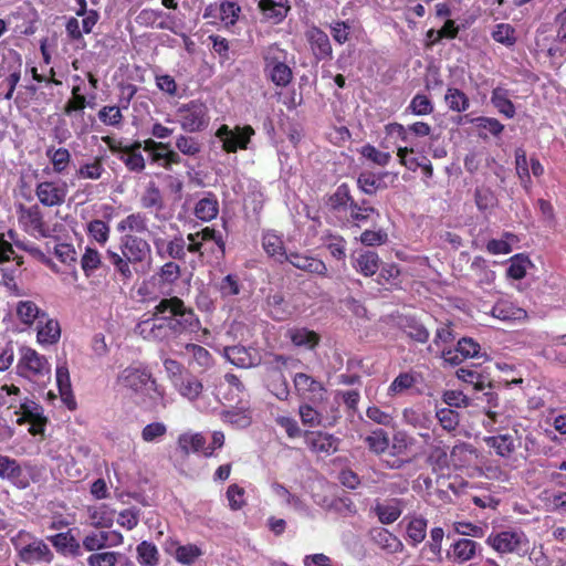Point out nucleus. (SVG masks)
<instances>
[{
	"mask_svg": "<svg viewBox=\"0 0 566 566\" xmlns=\"http://www.w3.org/2000/svg\"><path fill=\"white\" fill-rule=\"evenodd\" d=\"M200 326L193 308L178 296L161 298L154 307L153 317L138 324L139 334L155 342L196 333Z\"/></svg>",
	"mask_w": 566,
	"mask_h": 566,
	"instance_id": "f257e3e1",
	"label": "nucleus"
},
{
	"mask_svg": "<svg viewBox=\"0 0 566 566\" xmlns=\"http://www.w3.org/2000/svg\"><path fill=\"white\" fill-rule=\"evenodd\" d=\"M119 251L108 249L106 259L113 266L114 276L123 284L134 279V273L144 271L151 260V248L147 240L135 235L124 234L119 239Z\"/></svg>",
	"mask_w": 566,
	"mask_h": 566,
	"instance_id": "f03ea898",
	"label": "nucleus"
},
{
	"mask_svg": "<svg viewBox=\"0 0 566 566\" xmlns=\"http://www.w3.org/2000/svg\"><path fill=\"white\" fill-rule=\"evenodd\" d=\"M117 385L136 395H147L154 403L164 400L165 391L147 367L128 366L117 376Z\"/></svg>",
	"mask_w": 566,
	"mask_h": 566,
	"instance_id": "7ed1b4c3",
	"label": "nucleus"
},
{
	"mask_svg": "<svg viewBox=\"0 0 566 566\" xmlns=\"http://www.w3.org/2000/svg\"><path fill=\"white\" fill-rule=\"evenodd\" d=\"M10 542L17 552L18 558L24 564H51L54 559V554L49 545L31 532L20 530L10 538Z\"/></svg>",
	"mask_w": 566,
	"mask_h": 566,
	"instance_id": "20e7f679",
	"label": "nucleus"
},
{
	"mask_svg": "<svg viewBox=\"0 0 566 566\" xmlns=\"http://www.w3.org/2000/svg\"><path fill=\"white\" fill-rule=\"evenodd\" d=\"M488 546L500 555L520 554L528 545V539L522 530L507 528L493 531L485 539Z\"/></svg>",
	"mask_w": 566,
	"mask_h": 566,
	"instance_id": "39448f33",
	"label": "nucleus"
},
{
	"mask_svg": "<svg viewBox=\"0 0 566 566\" xmlns=\"http://www.w3.org/2000/svg\"><path fill=\"white\" fill-rule=\"evenodd\" d=\"M176 115L180 127L187 133L202 132L209 125L208 107L199 99L181 104Z\"/></svg>",
	"mask_w": 566,
	"mask_h": 566,
	"instance_id": "423d86ee",
	"label": "nucleus"
},
{
	"mask_svg": "<svg viewBox=\"0 0 566 566\" xmlns=\"http://www.w3.org/2000/svg\"><path fill=\"white\" fill-rule=\"evenodd\" d=\"M488 448L493 449L495 454L506 461L513 468L518 467L516 449L522 446V437L516 429L513 432L499 433L483 438Z\"/></svg>",
	"mask_w": 566,
	"mask_h": 566,
	"instance_id": "0eeeda50",
	"label": "nucleus"
},
{
	"mask_svg": "<svg viewBox=\"0 0 566 566\" xmlns=\"http://www.w3.org/2000/svg\"><path fill=\"white\" fill-rule=\"evenodd\" d=\"M17 368L19 375L28 379L43 378L51 373V365L46 357L29 347L22 349Z\"/></svg>",
	"mask_w": 566,
	"mask_h": 566,
	"instance_id": "6e6552de",
	"label": "nucleus"
},
{
	"mask_svg": "<svg viewBox=\"0 0 566 566\" xmlns=\"http://www.w3.org/2000/svg\"><path fill=\"white\" fill-rule=\"evenodd\" d=\"M214 135L222 143V149L226 153H235L248 148L254 129L250 125L230 128L227 124H222Z\"/></svg>",
	"mask_w": 566,
	"mask_h": 566,
	"instance_id": "1a4fd4ad",
	"label": "nucleus"
},
{
	"mask_svg": "<svg viewBox=\"0 0 566 566\" xmlns=\"http://www.w3.org/2000/svg\"><path fill=\"white\" fill-rule=\"evenodd\" d=\"M18 220L23 230L33 237L49 235V228L39 205H32L30 207L20 205Z\"/></svg>",
	"mask_w": 566,
	"mask_h": 566,
	"instance_id": "9d476101",
	"label": "nucleus"
},
{
	"mask_svg": "<svg viewBox=\"0 0 566 566\" xmlns=\"http://www.w3.org/2000/svg\"><path fill=\"white\" fill-rule=\"evenodd\" d=\"M69 189L65 181H41L35 186V196L44 207H60L67 196Z\"/></svg>",
	"mask_w": 566,
	"mask_h": 566,
	"instance_id": "9b49d317",
	"label": "nucleus"
},
{
	"mask_svg": "<svg viewBox=\"0 0 566 566\" xmlns=\"http://www.w3.org/2000/svg\"><path fill=\"white\" fill-rule=\"evenodd\" d=\"M297 395L311 402H322L327 395L324 384L305 373H296L293 378Z\"/></svg>",
	"mask_w": 566,
	"mask_h": 566,
	"instance_id": "f8f14e48",
	"label": "nucleus"
},
{
	"mask_svg": "<svg viewBox=\"0 0 566 566\" xmlns=\"http://www.w3.org/2000/svg\"><path fill=\"white\" fill-rule=\"evenodd\" d=\"M480 551L481 545L478 542L462 537L449 546L446 558L452 564L463 565L473 560Z\"/></svg>",
	"mask_w": 566,
	"mask_h": 566,
	"instance_id": "ddd939ff",
	"label": "nucleus"
},
{
	"mask_svg": "<svg viewBox=\"0 0 566 566\" xmlns=\"http://www.w3.org/2000/svg\"><path fill=\"white\" fill-rule=\"evenodd\" d=\"M306 447L316 454L331 455L338 450L339 439L324 431H310L303 433Z\"/></svg>",
	"mask_w": 566,
	"mask_h": 566,
	"instance_id": "4468645a",
	"label": "nucleus"
},
{
	"mask_svg": "<svg viewBox=\"0 0 566 566\" xmlns=\"http://www.w3.org/2000/svg\"><path fill=\"white\" fill-rule=\"evenodd\" d=\"M124 543V536L118 531H99L84 536L82 545L86 552L98 553L107 547H116Z\"/></svg>",
	"mask_w": 566,
	"mask_h": 566,
	"instance_id": "2eb2a0df",
	"label": "nucleus"
},
{
	"mask_svg": "<svg viewBox=\"0 0 566 566\" xmlns=\"http://www.w3.org/2000/svg\"><path fill=\"white\" fill-rule=\"evenodd\" d=\"M153 242L159 258L178 261L186 260V240L181 234L174 235L168 241L163 238H156Z\"/></svg>",
	"mask_w": 566,
	"mask_h": 566,
	"instance_id": "dca6fc26",
	"label": "nucleus"
},
{
	"mask_svg": "<svg viewBox=\"0 0 566 566\" xmlns=\"http://www.w3.org/2000/svg\"><path fill=\"white\" fill-rule=\"evenodd\" d=\"M140 207L149 213H154L157 220H166L167 217L161 214L165 210V199L161 190L155 182H149L139 199Z\"/></svg>",
	"mask_w": 566,
	"mask_h": 566,
	"instance_id": "f3484780",
	"label": "nucleus"
},
{
	"mask_svg": "<svg viewBox=\"0 0 566 566\" xmlns=\"http://www.w3.org/2000/svg\"><path fill=\"white\" fill-rule=\"evenodd\" d=\"M226 358L239 368H250L260 364V355L254 348H247L241 345L224 348Z\"/></svg>",
	"mask_w": 566,
	"mask_h": 566,
	"instance_id": "a211bd4d",
	"label": "nucleus"
},
{
	"mask_svg": "<svg viewBox=\"0 0 566 566\" xmlns=\"http://www.w3.org/2000/svg\"><path fill=\"white\" fill-rule=\"evenodd\" d=\"M298 415L304 426L316 427H333L340 418L338 408H333L331 416H327L324 420L321 412L314 409L310 403H303L298 408Z\"/></svg>",
	"mask_w": 566,
	"mask_h": 566,
	"instance_id": "6ab92c4d",
	"label": "nucleus"
},
{
	"mask_svg": "<svg viewBox=\"0 0 566 566\" xmlns=\"http://www.w3.org/2000/svg\"><path fill=\"white\" fill-rule=\"evenodd\" d=\"M285 262L307 273L317 274L319 276L327 275V266L322 260L300 252L287 253Z\"/></svg>",
	"mask_w": 566,
	"mask_h": 566,
	"instance_id": "aec40b11",
	"label": "nucleus"
},
{
	"mask_svg": "<svg viewBox=\"0 0 566 566\" xmlns=\"http://www.w3.org/2000/svg\"><path fill=\"white\" fill-rule=\"evenodd\" d=\"M307 40L313 54L318 61L332 59V44L328 35L323 30L313 28L307 32Z\"/></svg>",
	"mask_w": 566,
	"mask_h": 566,
	"instance_id": "412c9836",
	"label": "nucleus"
},
{
	"mask_svg": "<svg viewBox=\"0 0 566 566\" xmlns=\"http://www.w3.org/2000/svg\"><path fill=\"white\" fill-rule=\"evenodd\" d=\"M403 510V500L392 497L384 502H377L374 512L381 524H391L396 522Z\"/></svg>",
	"mask_w": 566,
	"mask_h": 566,
	"instance_id": "4be33fe9",
	"label": "nucleus"
},
{
	"mask_svg": "<svg viewBox=\"0 0 566 566\" xmlns=\"http://www.w3.org/2000/svg\"><path fill=\"white\" fill-rule=\"evenodd\" d=\"M491 315L503 322L522 321L527 313L509 300H499L491 310Z\"/></svg>",
	"mask_w": 566,
	"mask_h": 566,
	"instance_id": "5701e85b",
	"label": "nucleus"
},
{
	"mask_svg": "<svg viewBox=\"0 0 566 566\" xmlns=\"http://www.w3.org/2000/svg\"><path fill=\"white\" fill-rule=\"evenodd\" d=\"M140 148L142 142L135 140L129 145H125L122 155L118 156L119 160L132 172H142L146 167Z\"/></svg>",
	"mask_w": 566,
	"mask_h": 566,
	"instance_id": "b1692460",
	"label": "nucleus"
},
{
	"mask_svg": "<svg viewBox=\"0 0 566 566\" xmlns=\"http://www.w3.org/2000/svg\"><path fill=\"white\" fill-rule=\"evenodd\" d=\"M286 337L296 347H302L308 350L315 349L319 342L321 335L315 331L306 327H293L286 332Z\"/></svg>",
	"mask_w": 566,
	"mask_h": 566,
	"instance_id": "393cba45",
	"label": "nucleus"
},
{
	"mask_svg": "<svg viewBox=\"0 0 566 566\" xmlns=\"http://www.w3.org/2000/svg\"><path fill=\"white\" fill-rule=\"evenodd\" d=\"M370 537L375 545L389 554L399 553L403 549L402 542L387 528L377 527L371 530Z\"/></svg>",
	"mask_w": 566,
	"mask_h": 566,
	"instance_id": "a878e982",
	"label": "nucleus"
},
{
	"mask_svg": "<svg viewBox=\"0 0 566 566\" xmlns=\"http://www.w3.org/2000/svg\"><path fill=\"white\" fill-rule=\"evenodd\" d=\"M172 386L180 396L190 401L197 400L203 391L202 382L189 371H186L185 376Z\"/></svg>",
	"mask_w": 566,
	"mask_h": 566,
	"instance_id": "bb28decb",
	"label": "nucleus"
},
{
	"mask_svg": "<svg viewBox=\"0 0 566 566\" xmlns=\"http://www.w3.org/2000/svg\"><path fill=\"white\" fill-rule=\"evenodd\" d=\"M48 539L61 554L69 553L74 557L82 555L81 544L76 541L71 530H69L67 532L51 535L48 537Z\"/></svg>",
	"mask_w": 566,
	"mask_h": 566,
	"instance_id": "cd10ccee",
	"label": "nucleus"
},
{
	"mask_svg": "<svg viewBox=\"0 0 566 566\" xmlns=\"http://www.w3.org/2000/svg\"><path fill=\"white\" fill-rule=\"evenodd\" d=\"M287 3V0H260L259 9L265 19L271 20L273 23H280L290 11Z\"/></svg>",
	"mask_w": 566,
	"mask_h": 566,
	"instance_id": "c85d7f7f",
	"label": "nucleus"
},
{
	"mask_svg": "<svg viewBox=\"0 0 566 566\" xmlns=\"http://www.w3.org/2000/svg\"><path fill=\"white\" fill-rule=\"evenodd\" d=\"M117 230L126 234L146 233L149 230L148 218L144 212H133L118 222Z\"/></svg>",
	"mask_w": 566,
	"mask_h": 566,
	"instance_id": "c756f323",
	"label": "nucleus"
},
{
	"mask_svg": "<svg viewBox=\"0 0 566 566\" xmlns=\"http://www.w3.org/2000/svg\"><path fill=\"white\" fill-rule=\"evenodd\" d=\"M379 256L375 251H361L353 261L354 269L366 277L373 276L379 270Z\"/></svg>",
	"mask_w": 566,
	"mask_h": 566,
	"instance_id": "7c9ffc66",
	"label": "nucleus"
},
{
	"mask_svg": "<svg viewBox=\"0 0 566 566\" xmlns=\"http://www.w3.org/2000/svg\"><path fill=\"white\" fill-rule=\"evenodd\" d=\"M401 329L411 340L419 344L427 343L430 336L428 328L413 316H406L401 321Z\"/></svg>",
	"mask_w": 566,
	"mask_h": 566,
	"instance_id": "2f4dec72",
	"label": "nucleus"
},
{
	"mask_svg": "<svg viewBox=\"0 0 566 566\" xmlns=\"http://www.w3.org/2000/svg\"><path fill=\"white\" fill-rule=\"evenodd\" d=\"M262 245L266 254L275 261L283 263L286 261L287 252L282 238L274 232H268L262 238Z\"/></svg>",
	"mask_w": 566,
	"mask_h": 566,
	"instance_id": "473e14b6",
	"label": "nucleus"
},
{
	"mask_svg": "<svg viewBox=\"0 0 566 566\" xmlns=\"http://www.w3.org/2000/svg\"><path fill=\"white\" fill-rule=\"evenodd\" d=\"M491 103L497 112L506 118H513L516 114L515 106L510 98V93L504 87H495L491 94Z\"/></svg>",
	"mask_w": 566,
	"mask_h": 566,
	"instance_id": "72a5a7b5",
	"label": "nucleus"
},
{
	"mask_svg": "<svg viewBox=\"0 0 566 566\" xmlns=\"http://www.w3.org/2000/svg\"><path fill=\"white\" fill-rule=\"evenodd\" d=\"M243 285L238 274L230 273L223 276L217 284L216 290L222 300H233L242 292Z\"/></svg>",
	"mask_w": 566,
	"mask_h": 566,
	"instance_id": "f704fd0d",
	"label": "nucleus"
},
{
	"mask_svg": "<svg viewBox=\"0 0 566 566\" xmlns=\"http://www.w3.org/2000/svg\"><path fill=\"white\" fill-rule=\"evenodd\" d=\"M219 213V202L214 193L209 192L195 207V216L201 221H211Z\"/></svg>",
	"mask_w": 566,
	"mask_h": 566,
	"instance_id": "c9c22d12",
	"label": "nucleus"
},
{
	"mask_svg": "<svg viewBox=\"0 0 566 566\" xmlns=\"http://www.w3.org/2000/svg\"><path fill=\"white\" fill-rule=\"evenodd\" d=\"M170 544L171 546H175L174 557L179 564L188 566L192 565L203 555L202 549L196 544L180 545L175 541H171Z\"/></svg>",
	"mask_w": 566,
	"mask_h": 566,
	"instance_id": "e433bc0d",
	"label": "nucleus"
},
{
	"mask_svg": "<svg viewBox=\"0 0 566 566\" xmlns=\"http://www.w3.org/2000/svg\"><path fill=\"white\" fill-rule=\"evenodd\" d=\"M367 449L377 455L385 453L389 448L388 433L381 429L376 428L364 438Z\"/></svg>",
	"mask_w": 566,
	"mask_h": 566,
	"instance_id": "4c0bfd02",
	"label": "nucleus"
},
{
	"mask_svg": "<svg viewBox=\"0 0 566 566\" xmlns=\"http://www.w3.org/2000/svg\"><path fill=\"white\" fill-rule=\"evenodd\" d=\"M491 38L506 48H513L517 42L516 29L510 23H497L494 25Z\"/></svg>",
	"mask_w": 566,
	"mask_h": 566,
	"instance_id": "58836bf2",
	"label": "nucleus"
},
{
	"mask_svg": "<svg viewBox=\"0 0 566 566\" xmlns=\"http://www.w3.org/2000/svg\"><path fill=\"white\" fill-rule=\"evenodd\" d=\"M218 10L220 13L219 21L226 29L235 25L241 14V7L235 1L231 0H221L220 3H218Z\"/></svg>",
	"mask_w": 566,
	"mask_h": 566,
	"instance_id": "ea45409f",
	"label": "nucleus"
},
{
	"mask_svg": "<svg viewBox=\"0 0 566 566\" xmlns=\"http://www.w3.org/2000/svg\"><path fill=\"white\" fill-rule=\"evenodd\" d=\"M428 521L422 516L412 517L406 528L407 541L410 545L417 546L427 535Z\"/></svg>",
	"mask_w": 566,
	"mask_h": 566,
	"instance_id": "a19ab883",
	"label": "nucleus"
},
{
	"mask_svg": "<svg viewBox=\"0 0 566 566\" xmlns=\"http://www.w3.org/2000/svg\"><path fill=\"white\" fill-rule=\"evenodd\" d=\"M137 560L142 566H157L160 560L157 546L148 541H142L136 547Z\"/></svg>",
	"mask_w": 566,
	"mask_h": 566,
	"instance_id": "79ce46f5",
	"label": "nucleus"
},
{
	"mask_svg": "<svg viewBox=\"0 0 566 566\" xmlns=\"http://www.w3.org/2000/svg\"><path fill=\"white\" fill-rule=\"evenodd\" d=\"M349 210V220L356 227H360L365 224L371 214L379 216V212L371 206L367 205V200H363L361 203H358L354 200L352 202Z\"/></svg>",
	"mask_w": 566,
	"mask_h": 566,
	"instance_id": "37998d69",
	"label": "nucleus"
},
{
	"mask_svg": "<svg viewBox=\"0 0 566 566\" xmlns=\"http://www.w3.org/2000/svg\"><path fill=\"white\" fill-rule=\"evenodd\" d=\"M61 337V327L56 319L46 318L43 325L38 328L36 338L41 344H55Z\"/></svg>",
	"mask_w": 566,
	"mask_h": 566,
	"instance_id": "c03bdc74",
	"label": "nucleus"
},
{
	"mask_svg": "<svg viewBox=\"0 0 566 566\" xmlns=\"http://www.w3.org/2000/svg\"><path fill=\"white\" fill-rule=\"evenodd\" d=\"M354 198L347 184L339 185L335 192L328 198V205L334 211L347 210L350 208Z\"/></svg>",
	"mask_w": 566,
	"mask_h": 566,
	"instance_id": "a18cd8bd",
	"label": "nucleus"
},
{
	"mask_svg": "<svg viewBox=\"0 0 566 566\" xmlns=\"http://www.w3.org/2000/svg\"><path fill=\"white\" fill-rule=\"evenodd\" d=\"M264 75L277 87H286L293 80L292 69L287 65L263 69Z\"/></svg>",
	"mask_w": 566,
	"mask_h": 566,
	"instance_id": "49530a36",
	"label": "nucleus"
},
{
	"mask_svg": "<svg viewBox=\"0 0 566 566\" xmlns=\"http://www.w3.org/2000/svg\"><path fill=\"white\" fill-rule=\"evenodd\" d=\"M17 315L19 319L25 325H31L36 318L42 319L46 317V314L41 312L38 305L32 301L18 302Z\"/></svg>",
	"mask_w": 566,
	"mask_h": 566,
	"instance_id": "de8ad7c7",
	"label": "nucleus"
},
{
	"mask_svg": "<svg viewBox=\"0 0 566 566\" xmlns=\"http://www.w3.org/2000/svg\"><path fill=\"white\" fill-rule=\"evenodd\" d=\"M444 102L447 103L449 109L462 113L465 112L470 107V99L468 95L455 87H449L444 95Z\"/></svg>",
	"mask_w": 566,
	"mask_h": 566,
	"instance_id": "09e8293b",
	"label": "nucleus"
},
{
	"mask_svg": "<svg viewBox=\"0 0 566 566\" xmlns=\"http://www.w3.org/2000/svg\"><path fill=\"white\" fill-rule=\"evenodd\" d=\"M104 172V157L96 156L93 158L92 161L81 165L76 171V176L80 179L97 180L102 177Z\"/></svg>",
	"mask_w": 566,
	"mask_h": 566,
	"instance_id": "8fccbe9b",
	"label": "nucleus"
},
{
	"mask_svg": "<svg viewBox=\"0 0 566 566\" xmlns=\"http://www.w3.org/2000/svg\"><path fill=\"white\" fill-rule=\"evenodd\" d=\"M178 446L185 454L205 451L206 438L201 433H182L178 438Z\"/></svg>",
	"mask_w": 566,
	"mask_h": 566,
	"instance_id": "3c124183",
	"label": "nucleus"
},
{
	"mask_svg": "<svg viewBox=\"0 0 566 566\" xmlns=\"http://www.w3.org/2000/svg\"><path fill=\"white\" fill-rule=\"evenodd\" d=\"M262 57L264 62L263 69H271L273 66H280L287 64V53L285 50L281 49L279 44L274 43L266 46L262 51Z\"/></svg>",
	"mask_w": 566,
	"mask_h": 566,
	"instance_id": "603ef678",
	"label": "nucleus"
},
{
	"mask_svg": "<svg viewBox=\"0 0 566 566\" xmlns=\"http://www.w3.org/2000/svg\"><path fill=\"white\" fill-rule=\"evenodd\" d=\"M45 155L53 165V170L56 174L64 172L70 165L71 154L69 149L64 147L57 149H55L54 147H49L45 151Z\"/></svg>",
	"mask_w": 566,
	"mask_h": 566,
	"instance_id": "864d4df0",
	"label": "nucleus"
},
{
	"mask_svg": "<svg viewBox=\"0 0 566 566\" xmlns=\"http://www.w3.org/2000/svg\"><path fill=\"white\" fill-rule=\"evenodd\" d=\"M528 165L530 161L527 159L525 150L522 148H517L515 150V168L522 186L527 191L531 189L532 186Z\"/></svg>",
	"mask_w": 566,
	"mask_h": 566,
	"instance_id": "5fc2aeb1",
	"label": "nucleus"
},
{
	"mask_svg": "<svg viewBox=\"0 0 566 566\" xmlns=\"http://www.w3.org/2000/svg\"><path fill=\"white\" fill-rule=\"evenodd\" d=\"M224 381L229 387V392H223L222 388L224 384H220L217 386L218 396H222V398L229 402L233 401L235 397L239 396L244 390V386L239 379V377L232 373H228L224 375Z\"/></svg>",
	"mask_w": 566,
	"mask_h": 566,
	"instance_id": "6e6d98bb",
	"label": "nucleus"
},
{
	"mask_svg": "<svg viewBox=\"0 0 566 566\" xmlns=\"http://www.w3.org/2000/svg\"><path fill=\"white\" fill-rule=\"evenodd\" d=\"M115 511L108 509L106 505H101L90 511V518L92 525L97 528H108L114 523Z\"/></svg>",
	"mask_w": 566,
	"mask_h": 566,
	"instance_id": "4d7b16f0",
	"label": "nucleus"
},
{
	"mask_svg": "<svg viewBox=\"0 0 566 566\" xmlns=\"http://www.w3.org/2000/svg\"><path fill=\"white\" fill-rule=\"evenodd\" d=\"M102 265L101 253L91 247H86L81 258V268L84 274L90 277Z\"/></svg>",
	"mask_w": 566,
	"mask_h": 566,
	"instance_id": "13d9d810",
	"label": "nucleus"
},
{
	"mask_svg": "<svg viewBox=\"0 0 566 566\" xmlns=\"http://www.w3.org/2000/svg\"><path fill=\"white\" fill-rule=\"evenodd\" d=\"M186 350L191 354L192 360L201 368L208 369L214 364L213 356L201 345L188 343Z\"/></svg>",
	"mask_w": 566,
	"mask_h": 566,
	"instance_id": "bf43d9fd",
	"label": "nucleus"
},
{
	"mask_svg": "<svg viewBox=\"0 0 566 566\" xmlns=\"http://www.w3.org/2000/svg\"><path fill=\"white\" fill-rule=\"evenodd\" d=\"M417 384V377L413 373H400L388 387V395L396 396L412 388Z\"/></svg>",
	"mask_w": 566,
	"mask_h": 566,
	"instance_id": "052dcab7",
	"label": "nucleus"
},
{
	"mask_svg": "<svg viewBox=\"0 0 566 566\" xmlns=\"http://www.w3.org/2000/svg\"><path fill=\"white\" fill-rule=\"evenodd\" d=\"M541 433L527 432L522 440L524 453H521V459L526 461L532 455H538L545 453L544 447L539 440Z\"/></svg>",
	"mask_w": 566,
	"mask_h": 566,
	"instance_id": "680f3d73",
	"label": "nucleus"
},
{
	"mask_svg": "<svg viewBox=\"0 0 566 566\" xmlns=\"http://www.w3.org/2000/svg\"><path fill=\"white\" fill-rule=\"evenodd\" d=\"M407 111L417 116H426L433 113L434 106L427 95L418 93L410 101Z\"/></svg>",
	"mask_w": 566,
	"mask_h": 566,
	"instance_id": "e2e57ef3",
	"label": "nucleus"
},
{
	"mask_svg": "<svg viewBox=\"0 0 566 566\" xmlns=\"http://www.w3.org/2000/svg\"><path fill=\"white\" fill-rule=\"evenodd\" d=\"M122 105L120 106H109V105H106V106H103L99 111H98V119L99 122H102L104 125H107V126H114V127H118L122 125L123 123V119H124V116L122 114Z\"/></svg>",
	"mask_w": 566,
	"mask_h": 566,
	"instance_id": "0e129e2a",
	"label": "nucleus"
},
{
	"mask_svg": "<svg viewBox=\"0 0 566 566\" xmlns=\"http://www.w3.org/2000/svg\"><path fill=\"white\" fill-rule=\"evenodd\" d=\"M223 422L237 428H247L251 424V416L244 409H230L221 412Z\"/></svg>",
	"mask_w": 566,
	"mask_h": 566,
	"instance_id": "69168bd1",
	"label": "nucleus"
},
{
	"mask_svg": "<svg viewBox=\"0 0 566 566\" xmlns=\"http://www.w3.org/2000/svg\"><path fill=\"white\" fill-rule=\"evenodd\" d=\"M123 554L114 551L93 553L87 557L88 566H115Z\"/></svg>",
	"mask_w": 566,
	"mask_h": 566,
	"instance_id": "338daca9",
	"label": "nucleus"
},
{
	"mask_svg": "<svg viewBox=\"0 0 566 566\" xmlns=\"http://www.w3.org/2000/svg\"><path fill=\"white\" fill-rule=\"evenodd\" d=\"M176 148L186 156L196 157L201 151L200 142L188 135H179L175 142Z\"/></svg>",
	"mask_w": 566,
	"mask_h": 566,
	"instance_id": "774afa93",
	"label": "nucleus"
}]
</instances>
